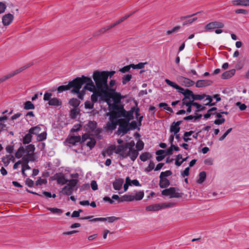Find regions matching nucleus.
I'll return each instance as SVG.
<instances>
[{
	"label": "nucleus",
	"instance_id": "f257e3e1",
	"mask_svg": "<svg viewBox=\"0 0 249 249\" xmlns=\"http://www.w3.org/2000/svg\"><path fill=\"white\" fill-rule=\"evenodd\" d=\"M134 145L135 142L133 141L126 142L124 144L118 146L115 152L120 154L123 158L129 157L134 161L139 155L138 151L143 149L144 143L141 140H139L136 145L137 150L134 149Z\"/></svg>",
	"mask_w": 249,
	"mask_h": 249
},
{
	"label": "nucleus",
	"instance_id": "f03ea898",
	"mask_svg": "<svg viewBox=\"0 0 249 249\" xmlns=\"http://www.w3.org/2000/svg\"><path fill=\"white\" fill-rule=\"evenodd\" d=\"M84 84H86L84 87V89L93 91L94 89V83L91 78L84 75L81 77H76L73 80L69 82L68 84L69 90H71V92L73 93H78Z\"/></svg>",
	"mask_w": 249,
	"mask_h": 249
},
{
	"label": "nucleus",
	"instance_id": "7ed1b4c3",
	"mask_svg": "<svg viewBox=\"0 0 249 249\" xmlns=\"http://www.w3.org/2000/svg\"><path fill=\"white\" fill-rule=\"evenodd\" d=\"M93 79L95 82V89H101L102 91L109 89V86L107 85V79L103 71H94L92 75Z\"/></svg>",
	"mask_w": 249,
	"mask_h": 249
},
{
	"label": "nucleus",
	"instance_id": "20e7f679",
	"mask_svg": "<svg viewBox=\"0 0 249 249\" xmlns=\"http://www.w3.org/2000/svg\"><path fill=\"white\" fill-rule=\"evenodd\" d=\"M108 105L110 111L107 113V115L116 119H120L122 116H124L125 109L123 105L116 104Z\"/></svg>",
	"mask_w": 249,
	"mask_h": 249
},
{
	"label": "nucleus",
	"instance_id": "39448f33",
	"mask_svg": "<svg viewBox=\"0 0 249 249\" xmlns=\"http://www.w3.org/2000/svg\"><path fill=\"white\" fill-rule=\"evenodd\" d=\"M124 97L113 88H109V89L106 91V102L107 103L110 99H112L113 101V104H119L121 100Z\"/></svg>",
	"mask_w": 249,
	"mask_h": 249
},
{
	"label": "nucleus",
	"instance_id": "423d86ee",
	"mask_svg": "<svg viewBox=\"0 0 249 249\" xmlns=\"http://www.w3.org/2000/svg\"><path fill=\"white\" fill-rule=\"evenodd\" d=\"M165 82L169 86L177 89L178 92L182 93L184 96V98L192 99L194 94L192 91L190 90L189 89H184L183 88L180 87L175 83L172 82L171 81L168 79H166L165 80Z\"/></svg>",
	"mask_w": 249,
	"mask_h": 249
},
{
	"label": "nucleus",
	"instance_id": "0eeeda50",
	"mask_svg": "<svg viewBox=\"0 0 249 249\" xmlns=\"http://www.w3.org/2000/svg\"><path fill=\"white\" fill-rule=\"evenodd\" d=\"M129 122L126 121L125 119L120 118L118 119V125H119V128L116 133L118 135L123 136L126 134L129 131Z\"/></svg>",
	"mask_w": 249,
	"mask_h": 249
},
{
	"label": "nucleus",
	"instance_id": "6e6552de",
	"mask_svg": "<svg viewBox=\"0 0 249 249\" xmlns=\"http://www.w3.org/2000/svg\"><path fill=\"white\" fill-rule=\"evenodd\" d=\"M77 183L78 180L76 179L72 178L70 180L67 185L65 186L62 188L61 193L66 196L71 195L74 190V187H76Z\"/></svg>",
	"mask_w": 249,
	"mask_h": 249
},
{
	"label": "nucleus",
	"instance_id": "1a4fd4ad",
	"mask_svg": "<svg viewBox=\"0 0 249 249\" xmlns=\"http://www.w3.org/2000/svg\"><path fill=\"white\" fill-rule=\"evenodd\" d=\"M52 93L51 92H46L44 93L43 100L45 101H48V104L51 106H61L62 102L60 99L57 98H52Z\"/></svg>",
	"mask_w": 249,
	"mask_h": 249
},
{
	"label": "nucleus",
	"instance_id": "9d476101",
	"mask_svg": "<svg viewBox=\"0 0 249 249\" xmlns=\"http://www.w3.org/2000/svg\"><path fill=\"white\" fill-rule=\"evenodd\" d=\"M134 12H132L128 15H126L122 18H121L119 20L116 21L115 23H113L112 24L110 25V26H108L104 28H101L100 29L98 32L96 33V35L99 36L100 35H102L103 34H104L106 31H108V30L110 29L111 28L115 27L117 25L121 23L123 21H124V20L126 19L127 18H128L129 17H130L131 15L133 14Z\"/></svg>",
	"mask_w": 249,
	"mask_h": 249
},
{
	"label": "nucleus",
	"instance_id": "9b49d317",
	"mask_svg": "<svg viewBox=\"0 0 249 249\" xmlns=\"http://www.w3.org/2000/svg\"><path fill=\"white\" fill-rule=\"evenodd\" d=\"M176 188L170 187L161 191V194L165 196H170V198H178L181 196L180 194L176 192Z\"/></svg>",
	"mask_w": 249,
	"mask_h": 249
},
{
	"label": "nucleus",
	"instance_id": "f8f14e48",
	"mask_svg": "<svg viewBox=\"0 0 249 249\" xmlns=\"http://www.w3.org/2000/svg\"><path fill=\"white\" fill-rule=\"evenodd\" d=\"M92 92L93 93L91 96L92 102L93 103L97 102L99 97H100L101 100L106 101V91H102L101 89H95Z\"/></svg>",
	"mask_w": 249,
	"mask_h": 249
},
{
	"label": "nucleus",
	"instance_id": "ddd939ff",
	"mask_svg": "<svg viewBox=\"0 0 249 249\" xmlns=\"http://www.w3.org/2000/svg\"><path fill=\"white\" fill-rule=\"evenodd\" d=\"M118 119L111 118V117L109 116V121L107 122L105 126V129L107 131L115 130L118 125Z\"/></svg>",
	"mask_w": 249,
	"mask_h": 249
},
{
	"label": "nucleus",
	"instance_id": "4468645a",
	"mask_svg": "<svg viewBox=\"0 0 249 249\" xmlns=\"http://www.w3.org/2000/svg\"><path fill=\"white\" fill-rule=\"evenodd\" d=\"M88 141L87 145L91 149L93 148L96 144V140L94 138L90 137L88 134L85 133L82 135V141L85 142Z\"/></svg>",
	"mask_w": 249,
	"mask_h": 249
},
{
	"label": "nucleus",
	"instance_id": "2eb2a0df",
	"mask_svg": "<svg viewBox=\"0 0 249 249\" xmlns=\"http://www.w3.org/2000/svg\"><path fill=\"white\" fill-rule=\"evenodd\" d=\"M224 27V24L223 22L219 21H215L207 24L205 26V29L206 31H210L215 28H222Z\"/></svg>",
	"mask_w": 249,
	"mask_h": 249
},
{
	"label": "nucleus",
	"instance_id": "dca6fc26",
	"mask_svg": "<svg viewBox=\"0 0 249 249\" xmlns=\"http://www.w3.org/2000/svg\"><path fill=\"white\" fill-rule=\"evenodd\" d=\"M198 13V12L196 13L195 14H194L191 15H188L187 16H182L180 17V20L184 21L182 23V24L183 25H187V24H191L195 21H196L197 19V18L195 17L193 18H191L192 17L197 15Z\"/></svg>",
	"mask_w": 249,
	"mask_h": 249
},
{
	"label": "nucleus",
	"instance_id": "f3484780",
	"mask_svg": "<svg viewBox=\"0 0 249 249\" xmlns=\"http://www.w3.org/2000/svg\"><path fill=\"white\" fill-rule=\"evenodd\" d=\"M24 70V68H19L14 71L7 74L6 75L3 76L1 78H0V84L2 83V82H4L5 81L7 80L9 78L13 77L14 76L16 75V74L19 73L21 71H22Z\"/></svg>",
	"mask_w": 249,
	"mask_h": 249
},
{
	"label": "nucleus",
	"instance_id": "a211bd4d",
	"mask_svg": "<svg viewBox=\"0 0 249 249\" xmlns=\"http://www.w3.org/2000/svg\"><path fill=\"white\" fill-rule=\"evenodd\" d=\"M14 16L11 14H7L3 16L2 22L4 26L9 25L14 20Z\"/></svg>",
	"mask_w": 249,
	"mask_h": 249
},
{
	"label": "nucleus",
	"instance_id": "6ab92c4d",
	"mask_svg": "<svg viewBox=\"0 0 249 249\" xmlns=\"http://www.w3.org/2000/svg\"><path fill=\"white\" fill-rule=\"evenodd\" d=\"M182 123V121H178L177 122H173L170 126V131L171 132H173L174 135L177 134L180 131V128L179 125L181 124Z\"/></svg>",
	"mask_w": 249,
	"mask_h": 249
},
{
	"label": "nucleus",
	"instance_id": "aec40b11",
	"mask_svg": "<svg viewBox=\"0 0 249 249\" xmlns=\"http://www.w3.org/2000/svg\"><path fill=\"white\" fill-rule=\"evenodd\" d=\"M212 83L211 80H199L196 81V86L197 88H202L210 85Z\"/></svg>",
	"mask_w": 249,
	"mask_h": 249
},
{
	"label": "nucleus",
	"instance_id": "412c9836",
	"mask_svg": "<svg viewBox=\"0 0 249 249\" xmlns=\"http://www.w3.org/2000/svg\"><path fill=\"white\" fill-rule=\"evenodd\" d=\"M231 3L233 5L249 6V0H233Z\"/></svg>",
	"mask_w": 249,
	"mask_h": 249
},
{
	"label": "nucleus",
	"instance_id": "4be33fe9",
	"mask_svg": "<svg viewBox=\"0 0 249 249\" xmlns=\"http://www.w3.org/2000/svg\"><path fill=\"white\" fill-rule=\"evenodd\" d=\"M55 176L57 182L59 184L63 185L69 182V180L66 179L63 174H56Z\"/></svg>",
	"mask_w": 249,
	"mask_h": 249
},
{
	"label": "nucleus",
	"instance_id": "5701e85b",
	"mask_svg": "<svg viewBox=\"0 0 249 249\" xmlns=\"http://www.w3.org/2000/svg\"><path fill=\"white\" fill-rule=\"evenodd\" d=\"M135 109V107H132L131 109L127 112L125 110L124 116H122V117H125V118L124 119H125L126 121L127 120V121L129 122L131 119H133V113Z\"/></svg>",
	"mask_w": 249,
	"mask_h": 249
},
{
	"label": "nucleus",
	"instance_id": "b1692460",
	"mask_svg": "<svg viewBox=\"0 0 249 249\" xmlns=\"http://www.w3.org/2000/svg\"><path fill=\"white\" fill-rule=\"evenodd\" d=\"M123 182L124 180L122 178H118L116 179L113 182V188L116 190H119L121 188Z\"/></svg>",
	"mask_w": 249,
	"mask_h": 249
},
{
	"label": "nucleus",
	"instance_id": "393cba45",
	"mask_svg": "<svg viewBox=\"0 0 249 249\" xmlns=\"http://www.w3.org/2000/svg\"><path fill=\"white\" fill-rule=\"evenodd\" d=\"M115 145H111L108 147L105 151H103L102 152V156L104 158H105L106 156H111L113 152V151L115 149Z\"/></svg>",
	"mask_w": 249,
	"mask_h": 249
},
{
	"label": "nucleus",
	"instance_id": "a878e982",
	"mask_svg": "<svg viewBox=\"0 0 249 249\" xmlns=\"http://www.w3.org/2000/svg\"><path fill=\"white\" fill-rule=\"evenodd\" d=\"M235 70L234 69H232L230 71H226L221 75V78L223 79L230 78L235 74Z\"/></svg>",
	"mask_w": 249,
	"mask_h": 249
},
{
	"label": "nucleus",
	"instance_id": "bb28decb",
	"mask_svg": "<svg viewBox=\"0 0 249 249\" xmlns=\"http://www.w3.org/2000/svg\"><path fill=\"white\" fill-rule=\"evenodd\" d=\"M161 209V204H155L147 206L145 210L147 211H157Z\"/></svg>",
	"mask_w": 249,
	"mask_h": 249
},
{
	"label": "nucleus",
	"instance_id": "cd10ccee",
	"mask_svg": "<svg viewBox=\"0 0 249 249\" xmlns=\"http://www.w3.org/2000/svg\"><path fill=\"white\" fill-rule=\"evenodd\" d=\"M170 185V181L167 178H160L159 186L161 188H166Z\"/></svg>",
	"mask_w": 249,
	"mask_h": 249
},
{
	"label": "nucleus",
	"instance_id": "c85d7f7f",
	"mask_svg": "<svg viewBox=\"0 0 249 249\" xmlns=\"http://www.w3.org/2000/svg\"><path fill=\"white\" fill-rule=\"evenodd\" d=\"M144 193L143 191H140L136 192L134 195H133L134 200L136 201H139L142 200L144 197Z\"/></svg>",
	"mask_w": 249,
	"mask_h": 249
},
{
	"label": "nucleus",
	"instance_id": "c756f323",
	"mask_svg": "<svg viewBox=\"0 0 249 249\" xmlns=\"http://www.w3.org/2000/svg\"><path fill=\"white\" fill-rule=\"evenodd\" d=\"M132 195H124L121 197V201L131 202L134 201Z\"/></svg>",
	"mask_w": 249,
	"mask_h": 249
},
{
	"label": "nucleus",
	"instance_id": "7c9ffc66",
	"mask_svg": "<svg viewBox=\"0 0 249 249\" xmlns=\"http://www.w3.org/2000/svg\"><path fill=\"white\" fill-rule=\"evenodd\" d=\"M25 153V148L23 146H20L18 149L17 151L15 154V157L19 159Z\"/></svg>",
	"mask_w": 249,
	"mask_h": 249
},
{
	"label": "nucleus",
	"instance_id": "2f4dec72",
	"mask_svg": "<svg viewBox=\"0 0 249 249\" xmlns=\"http://www.w3.org/2000/svg\"><path fill=\"white\" fill-rule=\"evenodd\" d=\"M12 158H13V156L7 155L2 158L1 161L3 162L4 165L6 167L9 165Z\"/></svg>",
	"mask_w": 249,
	"mask_h": 249
},
{
	"label": "nucleus",
	"instance_id": "473e14b6",
	"mask_svg": "<svg viewBox=\"0 0 249 249\" xmlns=\"http://www.w3.org/2000/svg\"><path fill=\"white\" fill-rule=\"evenodd\" d=\"M82 138L80 136H71L70 139H69V143L74 144L76 142H80Z\"/></svg>",
	"mask_w": 249,
	"mask_h": 249
},
{
	"label": "nucleus",
	"instance_id": "72a5a7b5",
	"mask_svg": "<svg viewBox=\"0 0 249 249\" xmlns=\"http://www.w3.org/2000/svg\"><path fill=\"white\" fill-rule=\"evenodd\" d=\"M69 104L74 108H77L80 104V101L76 98H71L69 101Z\"/></svg>",
	"mask_w": 249,
	"mask_h": 249
},
{
	"label": "nucleus",
	"instance_id": "f704fd0d",
	"mask_svg": "<svg viewBox=\"0 0 249 249\" xmlns=\"http://www.w3.org/2000/svg\"><path fill=\"white\" fill-rule=\"evenodd\" d=\"M165 151L163 150H159L156 152V155H158L156 157V160L158 161H161L165 157V155H163Z\"/></svg>",
	"mask_w": 249,
	"mask_h": 249
},
{
	"label": "nucleus",
	"instance_id": "c9c22d12",
	"mask_svg": "<svg viewBox=\"0 0 249 249\" xmlns=\"http://www.w3.org/2000/svg\"><path fill=\"white\" fill-rule=\"evenodd\" d=\"M41 131V128L39 125H36L34 127H31L29 130V132L32 135H37L40 131Z\"/></svg>",
	"mask_w": 249,
	"mask_h": 249
},
{
	"label": "nucleus",
	"instance_id": "e433bc0d",
	"mask_svg": "<svg viewBox=\"0 0 249 249\" xmlns=\"http://www.w3.org/2000/svg\"><path fill=\"white\" fill-rule=\"evenodd\" d=\"M47 210L51 212L52 213L56 214L58 215H60L63 213V211L61 209L56 208H47Z\"/></svg>",
	"mask_w": 249,
	"mask_h": 249
},
{
	"label": "nucleus",
	"instance_id": "4c0bfd02",
	"mask_svg": "<svg viewBox=\"0 0 249 249\" xmlns=\"http://www.w3.org/2000/svg\"><path fill=\"white\" fill-rule=\"evenodd\" d=\"M193 105L197 108V110L195 112V115L197 114V112L203 111L205 109V107L202 106L201 105L196 102H194L193 103Z\"/></svg>",
	"mask_w": 249,
	"mask_h": 249
},
{
	"label": "nucleus",
	"instance_id": "58836bf2",
	"mask_svg": "<svg viewBox=\"0 0 249 249\" xmlns=\"http://www.w3.org/2000/svg\"><path fill=\"white\" fill-rule=\"evenodd\" d=\"M32 139V136L29 132L28 134H26L23 138V143L25 144L29 143L31 142Z\"/></svg>",
	"mask_w": 249,
	"mask_h": 249
},
{
	"label": "nucleus",
	"instance_id": "ea45409f",
	"mask_svg": "<svg viewBox=\"0 0 249 249\" xmlns=\"http://www.w3.org/2000/svg\"><path fill=\"white\" fill-rule=\"evenodd\" d=\"M206 177V172L202 171L199 174V179L197 180V183L201 184L204 182Z\"/></svg>",
	"mask_w": 249,
	"mask_h": 249
},
{
	"label": "nucleus",
	"instance_id": "a19ab883",
	"mask_svg": "<svg viewBox=\"0 0 249 249\" xmlns=\"http://www.w3.org/2000/svg\"><path fill=\"white\" fill-rule=\"evenodd\" d=\"M35 107L31 101H27L24 103V108L26 110L34 109Z\"/></svg>",
	"mask_w": 249,
	"mask_h": 249
},
{
	"label": "nucleus",
	"instance_id": "79ce46f5",
	"mask_svg": "<svg viewBox=\"0 0 249 249\" xmlns=\"http://www.w3.org/2000/svg\"><path fill=\"white\" fill-rule=\"evenodd\" d=\"M35 150V147L34 144H31L26 146L25 148V153H34Z\"/></svg>",
	"mask_w": 249,
	"mask_h": 249
},
{
	"label": "nucleus",
	"instance_id": "37998d69",
	"mask_svg": "<svg viewBox=\"0 0 249 249\" xmlns=\"http://www.w3.org/2000/svg\"><path fill=\"white\" fill-rule=\"evenodd\" d=\"M151 157L150 154L148 152H144L142 153L140 156V159L142 161H146Z\"/></svg>",
	"mask_w": 249,
	"mask_h": 249
},
{
	"label": "nucleus",
	"instance_id": "c03bdc74",
	"mask_svg": "<svg viewBox=\"0 0 249 249\" xmlns=\"http://www.w3.org/2000/svg\"><path fill=\"white\" fill-rule=\"evenodd\" d=\"M69 90V87L68 84L66 85H62L58 87L57 89L58 93H62L65 91Z\"/></svg>",
	"mask_w": 249,
	"mask_h": 249
},
{
	"label": "nucleus",
	"instance_id": "a18cd8bd",
	"mask_svg": "<svg viewBox=\"0 0 249 249\" xmlns=\"http://www.w3.org/2000/svg\"><path fill=\"white\" fill-rule=\"evenodd\" d=\"M120 218L114 216L107 217H103V222L107 221L109 223H113L115 221L118 220Z\"/></svg>",
	"mask_w": 249,
	"mask_h": 249
},
{
	"label": "nucleus",
	"instance_id": "49530a36",
	"mask_svg": "<svg viewBox=\"0 0 249 249\" xmlns=\"http://www.w3.org/2000/svg\"><path fill=\"white\" fill-rule=\"evenodd\" d=\"M172 172L170 170H167L165 172H162L160 175V178H166V177L172 175Z\"/></svg>",
	"mask_w": 249,
	"mask_h": 249
},
{
	"label": "nucleus",
	"instance_id": "de8ad7c7",
	"mask_svg": "<svg viewBox=\"0 0 249 249\" xmlns=\"http://www.w3.org/2000/svg\"><path fill=\"white\" fill-rule=\"evenodd\" d=\"M147 63H139L138 64L135 65V64H132V66H131L132 68L134 69H141L144 68V66L145 64H146Z\"/></svg>",
	"mask_w": 249,
	"mask_h": 249
},
{
	"label": "nucleus",
	"instance_id": "09e8293b",
	"mask_svg": "<svg viewBox=\"0 0 249 249\" xmlns=\"http://www.w3.org/2000/svg\"><path fill=\"white\" fill-rule=\"evenodd\" d=\"M193 100L192 99L183 98L182 100V106H188L190 105H193Z\"/></svg>",
	"mask_w": 249,
	"mask_h": 249
},
{
	"label": "nucleus",
	"instance_id": "8fccbe9b",
	"mask_svg": "<svg viewBox=\"0 0 249 249\" xmlns=\"http://www.w3.org/2000/svg\"><path fill=\"white\" fill-rule=\"evenodd\" d=\"M184 80L183 82L185 83V85L187 87H190L194 85L195 82L194 81L187 78H183Z\"/></svg>",
	"mask_w": 249,
	"mask_h": 249
},
{
	"label": "nucleus",
	"instance_id": "3c124183",
	"mask_svg": "<svg viewBox=\"0 0 249 249\" xmlns=\"http://www.w3.org/2000/svg\"><path fill=\"white\" fill-rule=\"evenodd\" d=\"M201 117H202L201 114H199V116H194L192 115H190L188 116H186V117H184L183 120L185 121H189V120H192L193 119H194L195 120H196L199 119L200 118H201Z\"/></svg>",
	"mask_w": 249,
	"mask_h": 249
},
{
	"label": "nucleus",
	"instance_id": "603ef678",
	"mask_svg": "<svg viewBox=\"0 0 249 249\" xmlns=\"http://www.w3.org/2000/svg\"><path fill=\"white\" fill-rule=\"evenodd\" d=\"M206 96L205 94L199 95V94H193L192 100L194 102L195 100H201L204 98Z\"/></svg>",
	"mask_w": 249,
	"mask_h": 249
},
{
	"label": "nucleus",
	"instance_id": "864d4df0",
	"mask_svg": "<svg viewBox=\"0 0 249 249\" xmlns=\"http://www.w3.org/2000/svg\"><path fill=\"white\" fill-rule=\"evenodd\" d=\"M132 78L131 74H127L123 78L122 83L123 85L126 84L128 82L130 81Z\"/></svg>",
	"mask_w": 249,
	"mask_h": 249
},
{
	"label": "nucleus",
	"instance_id": "5fc2aeb1",
	"mask_svg": "<svg viewBox=\"0 0 249 249\" xmlns=\"http://www.w3.org/2000/svg\"><path fill=\"white\" fill-rule=\"evenodd\" d=\"M47 133L45 132H42L39 134L37 137V140L38 141H42L46 139Z\"/></svg>",
	"mask_w": 249,
	"mask_h": 249
},
{
	"label": "nucleus",
	"instance_id": "6e6d98bb",
	"mask_svg": "<svg viewBox=\"0 0 249 249\" xmlns=\"http://www.w3.org/2000/svg\"><path fill=\"white\" fill-rule=\"evenodd\" d=\"M129 131L130 130H135L137 127V123L135 121H132L130 123H128Z\"/></svg>",
	"mask_w": 249,
	"mask_h": 249
},
{
	"label": "nucleus",
	"instance_id": "4d7b16f0",
	"mask_svg": "<svg viewBox=\"0 0 249 249\" xmlns=\"http://www.w3.org/2000/svg\"><path fill=\"white\" fill-rule=\"evenodd\" d=\"M131 179L129 177H127L125 179V183L124 185V191H126L128 189V186L129 185H131Z\"/></svg>",
	"mask_w": 249,
	"mask_h": 249
},
{
	"label": "nucleus",
	"instance_id": "13d9d810",
	"mask_svg": "<svg viewBox=\"0 0 249 249\" xmlns=\"http://www.w3.org/2000/svg\"><path fill=\"white\" fill-rule=\"evenodd\" d=\"M78 110L77 108H73L71 110L70 115L72 118H74L78 114Z\"/></svg>",
	"mask_w": 249,
	"mask_h": 249
},
{
	"label": "nucleus",
	"instance_id": "bf43d9fd",
	"mask_svg": "<svg viewBox=\"0 0 249 249\" xmlns=\"http://www.w3.org/2000/svg\"><path fill=\"white\" fill-rule=\"evenodd\" d=\"M94 107V104L89 101L85 102V107L87 109H92Z\"/></svg>",
	"mask_w": 249,
	"mask_h": 249
},
{
	"label": "nucleus",
	"instance_id": "052dcab7",
	"mask_svg": "<svg viewBox=\"0 0 249 249\" xmlns=\"http://www.w3.org/2000/svg\"><path fill=\"white\" fill-rule=\"evenodd\" d=\"M155 167V163L153 161H150L148 167L145 169L146 172H149L152 171Z\"/></svg>",
	"mask_w": 249,
	"mask_h": 249
},
{
	"label": "nucleus",
	"instance_id": "680f3d73",
	"mask_svg": "<svg viewBox=\"0 0 249 249\" xmlns=\"http://www.w3.org/2000/svg\"><path fill=\"white\" fill-rule=\"evenodd\" d=\"M104 73V74L105 75L106 78L107 79H108V77L111 78L115 73V71H103Z\"/></svg>",
	"mask_w": 249,
	"mask_h": 249
},
{
	"label": "nucleus",
	"instance_id": "e2e57ef3",
	"mask_svg": "<svg viewBox=\"0 0 249 249\" xmlns=\"http://www.w3.org/2000/svg\"><path fill=\"white\" fill-rule=\"evenodd\" d=\"M82 127V125L80 124H75L73 125V127L71 129V132H75L79 131Z\"/></svg>",
	"mask_w": 249,
	"mask_h": 249
},
{
	"label": "nucleus",
	"instance_id": "0e129e2a",
	"mask_svg": "<svg viewBox=\"0 0 249 249\" xmlns=\"http://www.w3.org/2000/svg\"><path fill=\"white\" fill-rule=\"evenodd\" d=\"M180 28V27L179 26H176V27H174L172 30H168L167 31V34L170 35L173 33L177 32Z\"/></svg>",
	"mask_w": 249,
	"mask_h": 249
},
{
	"label": "nucleus",
	"instance_id": "69168bd1",
	"mask_svg": "<svg viewBox=\"0 0 249 249\" xmlns=\"http://www.w3.org/2000/svg\"><path fill=\"white\" fill-rule=\"evenodd\" d=\"M232 128H229L225 133L219 139L220 141H223L227 135L232 131Z\"/></svg>",
	"mask_w": 249,
	"mask_h": 249
},
{
	"label": "nucleus",
	"instance_id": "338daca9",
	"mask_svg": "<svg viewBox=\"0 0 249 249\" xmlns=\"http://www.w3.org/2000/svg\"><path fill=\"white\" fill-rule=\"evenodd\" d=\"M132 64L129 65L125 66L120 70V71L123 73H125L128 71L131 67Z\"/></svg>",
	"mask_w": 249,
	"mask_h": 249
},
{
	"label": "nucleus",
	"instance_id": "774afa93",
	"mask_svg": "<svg viewBox=\"0 0 249 249\" xmlns=\"http://www.w3.org/2000/svg\"><path fill=\"white\" fill-rule=\"evenodd\" d=\"M236 105L242 111L245 110L247 108V106L245 104H242L240 102H237Z\"/></svg>",
	"mask_w": 249,
	"mask_h": 249
}]
</instances>
